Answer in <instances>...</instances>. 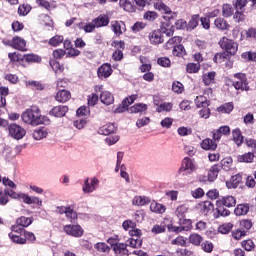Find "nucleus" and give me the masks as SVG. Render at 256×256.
<instances>
[{
	"instance_id": "38",
	"label": "nucleus",
	"mask_w": 256,
	"mask_h": 256,
	"mask_svg": "<svg viewBox=\"0 0 256 256\" xmlns=\"http://www.w3.org/2000/svg\"><path fill=\"white\" fill-rule=\"evenodd\" d=\"M148 107L147 104L144 103H137L131 106L128 111L129 113H145Z\"/></svg>"
},
{
	"instance_id": "62",
	"label": "nucleus",
	"mask_w": 256,
	"mask_h": 256,
	"mask_svg": "<svg viewBox=\"0 0 256 256\" xmlns=\"http://www.w3.org/2000/svg\"><path fill=\"white\" fill-rule=\"evenodd\" d=\"M33 137L36 141H41V139H45V137H47V131L44 129L34 130Z\"/></svg>"
},
{
	"instance_id": "41",
	"label": "nucleus",
	"mask_w": 256,
	"mask_h": 256,
	"mask_svg": "<svg viewBox=\"0 0 256 256\" xmlns=\"http://www.w3.org/2000/svg\"><path fill=\"white\" fill-rule=\"evenodd\" d=\"M33 223V218L21 216L17 218L16 225H19V227H22L23 229L29 227Z\"/></svg>"
},
{
	"instance_id": "6",
	"label": "nucleus",
	"mask_w": 256,
	"mask_h": 256,
	"mask_svg": "<svg viewBox=\"0 0 256 256\" xmlns=\"http://www.w3.org/2000/svg\"><path fill=\"white\" fill-rule=\"evenodd\" d=\"M3 45H6L7 47H12L13 49H17L18 51H27V41L25 39L15 36L12 38V40H9L7 38L2 39Z\"/></svg>"
},
{
	"instance_id": "35",
	"label": "nucleus",
	"mask_w": 256,
	"mask_h": 256,
	"mask_svg": "<svg viewBox=\"0 0 256 256\" xmlns=\"http://www.w3.org/2000/svg\"><path fill=\"white\" fill-rule=\"evenodd\" d=\"M199 206L202 215H209V213L215 209V205H213L211 201L201 202Z\"/></svg>"
},
{
	"instance_id": "11",
	"label": "nucleus",
	"mask_w": 256,
	"mask_h": 256,
	"mask_svg": "<svg viewBox=\"0 0 256 256\" xmlns=\"http://www.w3.org/2000/svg\"><path fill=\"white\" fill-rule=\"evenodd\" d=\"M148 39L150 45H161L165 43V35L162 33L161 29L151 31L148 35Z\"/></svg>"
},
{
	"instance_id": "23",
	"label": "nucleus",
	"mask_w": 256,
	"mask_h": 256,
	"mask_svg": "<svg viewBox=\"0 0 256 256\" xmlns=\"http://www.w3.org/2000/svg\"><path fill=\"white\" fill-rule=\"evenodd\" d=\"M114 251V255L116 256H129L131 253H129V250L127 249L126 243L119 242L114 248L112 249Z\"/></svg>"
},
{
	"instance_id": "33",
	"label": "nucleus",
	"mask_w": 256,
	"mask_h": 256,
	"mask_svg": "<svg viewBox=\"0 0 256 256\" xmlns=\"http://www.w3.org/2000/svg\"><path fill=\"white\" fill-rule=\"evenodd\" d=\"M160 31H162L164 35H167V37H173V34L175 33V28L173 25H171L170 22H164L160 26Z\"/></svg>"
},
{
	"instance_id": "52",
	"label": "nucleus",
	"mask_w": 256,
	"mask_h": 256,
	"mask_svg": "<svg viewBox=\"0 0 256 256\" xmlns=\"http://www.w3.org/2000/svg\"><path fill=\"white\" fill-rule=\"evenodd\" d=\"M18 199V201H25L26 194L25 193H17L13 189L8 188V198Z\"/></svg>"
},
{
	"instance_id": "49",
	"label": "nucleus",
	"mask_w": 256,
	"mask_h": 256,
	"mask_svg": "<svg viewBox=\"0 0 256 256\" xmlns=\"http://www.w3.org/2000/svg\"><path fill=\"white\" fill-rule=\"evenodd\" d=\"M179 223L184 231H191L193 229V221L191 219L180 218Z\"/></svg>"
},
{
	"instance_id": "57",
	"label": "nucleus",
	"mask_w": 256,
	"mask_h": 256,
	"mask_svg": "<svg viewBox=\"0 0 256 256\" xmlns=\"http://www.w3.org/2000/svg\"><path fill=\"white\" fill-rule=\"evenodd\" d=\"M233 19L235 23L245 22L246 16L243 10H236V12L233 14Z\"/></svg>"
},
{
	"instance_id": "27",
	"label": "nucleus",
	"mask_w": 256,
	"mask_h": 256,
	"mask_svg": "<svg viewBox=\"0 0 256 256\" xmlns=\"http://www.w3.org/2000/svg\"><path fill=\"white\" fill-rule=\"evenodd\" d=\"M22 59H24V63H28V65H31L33 63H41L43 61V58H41V56L33 53L24 54L22 56Z\"/></svg>"
},
{
	"instance_id": "13",
	"label": "nucleus",
	"mask_w": 256,
	"mask_h": 256,
	"mask_svg": "<svg viewBox=\"0 0 256 256\" xmlns=\"http://www.w3.org/2000/svg\"><path fill=\"white\" fill-rule=\"evenodd\" d=\"M110 27L116 37H121L123 33H127V25L124 21L114 20L111 22Z\"/></svg>"
},
{
	"instance_id": "15",
	"label": "nucleus",
	"mask_w": 256,
	"mask_h": 256,
	"mask_svg": "<svg viewBox=\"0 0 256 256\" xmlns=\"http://www.w3.org/2000/svg\"><path fill=\"white\" fill-rule=\"evenodd\" d=\"M241 183H243V175L238 173L236 175L231 176V178L228 181H226V187L227 189H237V187H239Z\"/></svg>"
},
{
	"instance_id": "25",
	"label": "nucleus",
	"mask_w": 256,
	"mask_h": 256,
	"mask_svg": "<svg viewBox=\"0 0 256 256\" xmlns=\"http://www.w3.org/2000/svg\"><path fill=\"white\" fill-rule=\"evenodd\" d=\"M150 211L156 213L157 215H163L167 211V206L158 203L157 201H152L150 203Z\"/></svg>"
},
{
	"instance_id": "47",
	"label": "nucleus",
	"mask_w": 256,
	"mask_h": 256,
	"mask_svg": "<svg viewBox=\"0 0 256 256\" xmlns=\"http://www.w3.org/2000/svg\"><path fill=\"white\" fill-rule=\"evenodd\" d=\"M172 55L174 57H185L187 55V51L185 50V46L182 44L175 46L172 50Z\"/></svg>"
},
{
	"instance_id": "42",
	"label": "nucleus",
	"mask_w": 256,
	"mask_h": 256,
	"mask_svg": "<svg viewBox=\"0 0 256 256\" xmlns=\"http://www.w3.org/2000/svg\"><path fill=\"white\" fill-rule=\"evenodd\" d=\"M175 213L179 219H185L187 213H189V206H187V204H182L176 208Z\"/></svg>"
},
{
	"instance_id": "46",
	"label": "nucleus",
	"mask_w": 256,
	"mask_h": 256,
	"mask_svg": "<svg viewBox=\"0 0 256 256\" xmlns=\"http://www.w3.org/2000/svg\"><path fill=\"white\" fill-rule=\"evenodd\" d=\"M189 243H191L192 245H195V247H199V245L203 243V236L197 233L190 234Z\"/></svg>"
},
{
	"instance_id": "54",
	"label": "nucleus",
	"mask_w": 256,
	"mask_h": 256,
	"mask_svg": "<svg viewBox=\"0 0 256 256\" xmlns=\"http://www.w3.org/2000/svg\"><path fill=\"white\" fill-rule=\"evenodd\" d=\"M233 229V223H225L218 227V233H221L222 235H227V233H231V230Z\"/></svg>"
},
{
	"instance_id": "55",
	"label": "nucleus",
	"mask_w": 256,
	"mask_h": 256,
	"mask_svg": "<svg viewBox=\"0 0 256 256\" xmlns=\"http://www.w3.org/2000/svg\"><path fill=\"white\" fill-rule=\"evenodd\" d=\"M199 14H194L191 16V19L188 22V27L189 29H197V27L199 26Z\"/></svg>"
},
{
	"instance_id": "48",
	"label": "nucleus",
	"mask_w": 256,
	"mask_h": 256,
	"mask_svg": "<svg viewBox=\"0 0 256 256\" xmlns=\"http://www.w3.org/2000/svg\"><path fill=\"white\" fill-rule=\"evenodd\" d=\"M194 103L197 109H200V107H209V102L207 101V97L203 95L197 96L194 100Z\"/></svg>"
},
{
	"instance_id": "61",
	"label": "nucleus",
	"mask_w": 256,
	"mask_h": 256,
	"mask_svg": "<svg viewBox=\"0 0 256 256\" xmlns=\"http://www.w3.org/2000/svg\"><path fill=\"white\" fill-rule=\"evenodd\" d=\"M129 246L132 247V249H137L143 245V240L140 238H130L128 239Z\"/></svg>"
},
{
	"instance_id": "32",
	"label": "nucleus",
	"mask_w": 256,
	"mask_h": 256,
	"mask_svg": "<svg viewBox=\"0 0 256 256\" xmlns=\"http://www.w3.org/2000/svg\"><path fill=\"white\" fill-rule=\"evenodd\" d=\"M215 77H217V73L215 71H211L202 75V81L206 87H209V85H213V83H215Z\"/></svg>"
},
{
	"instance_id": "9",
	"label": "nucleus",
	"mask_w": 256,
	"mask_h": 256,
	"mask_svg": "<svg viewBox=\"0 0 256 256\" xmlns=\"http://www.w3.org/2000/svg\"><path fill=\"white\" fill-rule=\"evenodd\" d=\"M8 132L12 139H22L24 135H26L27 131L23 129V127L19 126V124L12 123L8 126Z\"/></svg>"
},
{
	"instance_id": "22",
	"label": "nucleus",
	"mask_w": 256,
	"mask_h": 256,
	"mask_svg": "<svg viewBox=\"0 0 256 256\" xmlns=\"http://www.w3.org/2000/svg\"><path fill=\"white\" fill-rule=\"evenodd\" d=\"M134 3H135V0H120L119 6L121 7V9H123L127 13H135L136 8Z\"/></svg>"
},
{
	"instance_id": "56",
	"label": "nucleus",
	"mask_w": 256,
	"mask_h": 256,
	"mask_svg": "<svg viewBox=\"0 0 256 256\" xmlns=\"http://www.w3.org/2000/svg\"><path fill=\"white\" fill-rule=\"evenodd\" d=\"M201 69V64L199 63H188L186 66L187 73L193 74V73H199Z\"/></svg>"
},
{
	"instance_id": "2",
	"label": "nucleus",
	"mask_w": 256,
	"mask_h": 256,
	"mask_svg": "<svg viewBox=\"0 0 256 256\" xmlns=\"http://www.w3.org/2000/svg\"><path fill=\"white\" fill-rule=\"evenodd\" d=\"M235 205H237V198L235 196H222L216 201V211L218 213V217H229V215H231V211L229 209H233Z\"/></svg>"
},
{
	"instance_id": "29",
	"label": "nucleus",
	"mask_w": 256,
	"mask_h": 256,
	"mask_svg": "<svg viewBox=\"0 0 256 256\" xmlns=\"http://www.w3.org/2000/svg\"><path fill=\"white\" fill-rule=\"evenodd\" d=\"M117 131V126L113 123H108L99 128L98 133L100 135H111Z\"/></svg>"
},
{
	"instance_id": "39",
	"label": "nucleus",
	"mask_w": 256,
	"mask_h": 256,
	"mask_svg": "<svg viewBox=\"0 0 256 256\" xmlns=\"http://www.w3.org/2000/svg\"><path fill=\"white\" fill-rule=\"evenodd\" d=\"M234 13H235V9L231 4L222 5V16L225 19H229V17H233Z\"/></svg>"
},
{
	"instance_id": "58",
	"label": "nucleus",
	"mask_w": 256,
	"mask_h": 256,
	"mask_svg": "<svg viewBox=\"0 0 256 256\" xmlns=\"http://www.w3.org/2000/svg\"><path fill=\"white\" fill-rule=\"evenodd\" d=\"M64 38L61 35H55L54 37H52L49 40V45H51L52 47H59V45H61V43H63Z\"/></svg>"
},
{
	"instance_id": "26",
	"label": "nucleus",
	"mask_w": 256,
	"mask_h": 256,
	"mask_svg": "<svg viewBox=\"0 0 256 256\" xmlns=\"http://www.w3.org/2000/svg\"><path fill=\"white\" fill-rule=\"evenodd\" d=\"M183 41V37L180 36H174L170 38L165 44H164V49L169 50V49H175V47L181 45V42Z\"/></svg>"
},
{
	"instance_id": "60",
	"label": "nucleus",
	"mask_w": 256,
	"mask_h": 256,
	"mask_svg": "<svg viewBox=\"0 0 256 256\" xmlns=\"http://www.w3.org/2000/svg\"><path fill=\"white\" fill-rule=\"evenodd\" d=\"M23 235V239H25V244L28 243H35V241H37V237L35 236V234L33 232L30 231H24Z\"/></svg>"
},
{
	"instance_id": "37",
	"label": "nucleus",
	"mask_w": 256,
	"mask_h": 256,
	"mask_svg": "<svg viewBox=\"0 0 256 256\" xmlns=\"http://www.w3.org/2000/svg\"><path fill=\"white\" fill-rule=\"evenodd\" d=\"M24 203H26V205H37L38 207L43 206V200H41L39 197H31L29 194L24 196Z\"/></svg>"
},
{
	"instance_id": "64",
	"label": "nucleus",
	"mask_w": 256,
	"mask_h": 256,
	"mask_svg": "<svg viewBox=\"0 0 256 256\" xmlns=\"http://www.w3.org/2000/svg\"><path fill=\"white\" fill-rule=\"evenodd\" d=\"M31 12V6L28 4H22L18 7V14L22 15V17H25V15H29Z\"/></svg>"
},
{
	"instance_id": "5",
	"label": "nucleus",
	"mask_w": 256,
	"mask_h": 256,
	"mask_svg": "<svg viewBox=\"0 0 256 256\" xmlns=\"http://www.w3.org/2000/svg\"><path fill=\"white\" fill-rule=\"evenodd\" d=\"M218 45L230 57L237 55V51H239V44L234 40L227 38L226 36L219 40Z\"/></svg>"
},
{
	"instance_id": "12",
	"label": "nucleus",
	"mask_w": 256,
	"mask_h": 256,
	"mask_svg": "<svg viewBox=\"0 0 256 256\" xmlns=\"http://www.w3.org/2000/svg\"><path fill=\"white\" fill-rule=\"evenodd\" d=\"M75 205L71 206H58L57 211L60 215H66L67 219H71L72 221H75L78 219L77 212H75Z\"/></svg>"
},
{
	"instance_id": "24",
	"label": "nucleus",
	"mask_w": 256,
	"mask_h": 256,
	"mask_svg": "<svg viewBox=\"0 0 256 256\" xmlns=\"http://www.w3.org/2000/svg\"><path fill=\"white\" fill-rule=\"evenodd\" d=\"M100 101L103 105H113V103H115V97L111 92L105 90L100 94Z\"/></svg>"
},
{
	"instance_id": "1",
	"label": "nucleus",
	"mask_w": 256,
	"mask_h": 256,
	"mask_svg": "<svg viewBox=\"0 0 256 256\" xmlns=\"http://www.w3.org/2000/svg\"><path fill=\"white\" fill-rule=\"evenodd\" d=\"M22 121L28 125H49L51 120L46 116H41V110L37 106H32L22 113Z\"/></svg>"
},
{
	"instance_id": "43",
	"label": "nucleus",
	"mask_w": 256,
	"mask_h": 256,
	"mask_svg": "<svg viewBox=\"0 0 256 256\" xmlns=\"http://www.w3.org/2000/svg\"><path fill=\"white\" fill-rule=\"evenodd\" d=\"M94 249H96V251H98L99 253H106V255H109V253L111 252V248L105 242L96 243L94 245Z\"/></svg>"
},
{
	"instance_id": "4",
	"label": "nucleus",
	"mask_w": 256,
	"mask_h": 256,
	"mask_svg": "<svg viewBox=\"0 0 256 256\" xmlns=\"http://www.w3.org/2000/svg\"><path fill=\"white\" fill-rule=\"evenodd\" d=\"M198 168L199 166L197 165L195 159L184 157L178 170V175H182L184 177L187 175H192L195 173V171H197Z\"/></svg>"
},
{
	"instance_id": "40",
	"label": "nucleus",
	"mask_w": 256,
	"mask_h": 256,
	"mask_svg": "<svg viewBox=\"0 0 256 256\" xmlns=\"http://www.w3.org/2000/svg\"><path fill=\"white\" fill-rule=\"evenodd\" d=\"M235 109L233 102H227L217 108L218 113H225L229 115Z\"/></svg>"
},
{
	"instance_id": "16",
	"label": "nucleus",
	"mask_w": 256,
	"mask_h": 256,
	"mask_svg": "<svg viewBox=\"0 0 256 256\" xmlns=\"http://www.w3.org/2000/svg\"><path fill=\"white\" fill-rule=\"evenodd\" d=\"M67 111H69V107L63 106V105H58V106H54L49 111V115L51 117L61 118V117H65V115H67Z\"/></svg>"
},
{
	"instance_id": "34",
	"label": "nucleus",
	"mask_w": 256,
	"mask_h": 256,
	"mask_svg": "<svg viewBox=\"0 0 256 256\" xmlns=\"http://www.w3.org/2000/svg\"><path fill=\"white\" fill-rule=\"evenodd\" d=\"M149 203H151V199L147 196H135L132 200V205H136L137 207H143L149 205Z\"/></svg>"
},
{
	"instance_id": "31",
	"label": "nucleus",
	"mask_w": 256,
	"mask_h": 256,
	"mask_svg": "<svg viewBox=\"0 0 256 256\" xmlns=\"http://www.w3.org/2000/svg\"><path fill=\"white\" fill-rule=\"evenodd\" d=\"M256 155L253 152H246L237 156L238 163H253Z\"/></svg>"
},
{
	"instance_id": "18",
	"label": "nucleus",
	"mask_w": 256,
	"mask_h": 256,
	"mask_svg": "<svg viewBox=\"0 0 256 256\" xmlns=\"http://www.w3.org/2000/svg\"><path fill=\"white\" fill-rule=\"evenodd\" d=\"M214 26L219 31H229L231 29V24H229V22L221 16L214 20Z\"/></svg>"
},
{
	"instance_id": "17",
	"label": "nucleus",
	"mask_w": 256,
	"mask_h": 256,
	"mask_svg": "<svg viewBox=\"0 0 256 256\" xmlns=\"http://www.w3.org/2000/svg\"><path fill=\"white\" fill-rule=\"evenodd\" d=\"M99 185V179L96 177L91 179V182H89V178H86L83 185V191L85 193H93L95 189H97V186Z\"/></svg>"
},
{
	"instance_id": "36",
	"label": "nucleus",
	"mask_w": 256,
	"mask_h": 256,
	"mask_svg": "<svg viewBox=\"0 0 256 256\" xmlns=\"http://www.w3.org/2000/svg\"><path fill=\"white\" fill-rule=\"evenodd\" d=\"M24 203H26V205H37L38 207L43 206V200H41L39 197H31L29 194L24 196Z\"/></svg>"
},
{
	"instance_id": "8",
	"label": "nucleus",
	"mask_w": 256,
	"mask_h": 256,
	"mask_svg": "<svg viewBox=\"0 0 256 256\" xmlns=\"http://www.w3.org/2000/svg\"><path fill=\"white\" fill-rule=\"evenodd\" d=\"M154 7L157 9V11L164 14V19L166 21H171V19H175V17H177V13L171 11V8H169V6L163 2L155 3Z\"/></svg>"
},
{
	"instance_id": "7",
	"label": "nucleus",
	"mask_w": 256,
	"mask_h": 256,
	"mask_svg": "<svg viewBox=\"0 0 256 256\" xmlns=\"http://www.w3.org/2000/svg\"><path fill=\"white\" fill-rule=\"evenodd\" d=\"M63 231L64 233H66V235H69L70 237H83L85 230H83V227H81V225H73V224H67L63 227Z\"/></svg>"
},
{
	"instance_id": "21",
	"label": "nucleus",
	"mask_w": 256,
	"mask_h": 256,
	"mask_svg": "<svg viewBox=\"0 0 256 256\" xmlns=\"http://www.w3.org/2000/svg\"><path fill=\"white\" fill-rule=\"evenodd\" d=\"M71 99V92L69 90H59L55 95V101L58 103H67Z\"/></svg>"
},
{
	"instance_id": "59",
	"label": "nucleus",
	"mask_w": 256,
	"mask_h": 256,
	"mask_svg": "<svg viewBox=\"0 0 256 256\" xmlns=\"http://www.w3.org/2000/svg\"><path fill=\"white\" fill-rule=\"evenodd\" d=\"M8 237H10L13 243H17L18 245H25V239L23 238V236H17V234L10 232L8 234Z\"/></svg>"
},
{
	"instance_id": "28",
	"label": "nucleus",
	"mask_w": 256,
	"mask_h": 256,
	"mask_svg": "<svg viewBox=\"0 0 256 256\" xmlns=\"http://www.w3.org/2000/svg\"><path fill=\"white\" fill-rule=\"evenodd\" d=\"M201 147L204 151H215L217 149V141L213 140V138H206L202 141Z\"/></svg>"
},
{
	"instance_id": "30",
	"label": "nucleus",
	"mask_w": 256,
	"mask_h": 256,
	"mask_svg": "<svg viewBox=\"0 0 256 256\" xmlns=\"http://www.w3.org/2000/svg\"><path fill=\"white\" fill-rule=\"evenodd\" d=\"M232 139L234 143L237 145V147H241L243 145L244 137L243 132H241V129L236 128L232 130Z\"/></svg>"
},
{
	"instance_id": "10",
	"label": "nucleus",
	"mask_w": 256,
	"mask_h": 256,
	"mask_svg": "<svg viewBox=\"0 0 256 256\" xmlns=\"http://www.w3.org/2000/svg\"><path fill=\"white\" fill-rule=\"evenodd\" d=\"M223 135L224 137H229L231 135V127L224 125L212 131V139L213 141H217V143L221 141Z\"/></svg>"
},
{
	"instance_id": "20",
	"label": "nucleus",
	"mask_w": 256,
	"mask_h": 256,
	"mask_svg": "<svg viewBox=\"0 0 256 256\" xmlns=\"http://www.w3.org/2000/svg\"><path fill=\"white\" fill-rule=\"evenodd\" d=\"M249 209H251L249 203L238 204L234 209V215H236V217H243L249 213Z\"/></svg>"
},
{
	"instance_id": "50",
	"label": "nucleus",
	"mask_w": 256,
	"mask_h": 256,
	"mask_svg": "<svg viewBox=\"0 0 256 256\" xmlns=\"http://www.w3.org/2000/svg\"><path fill=\"white\" fill-rule=\"evenodd\" d=\"M157 113H163V111H166L169 113L170 111H173V103L171 102H164L156 108Z\"/></svg>"
},
{
	"instance_id": "19",
	"label": "nucleus",
	"mask_w": 256,
	"mask_h": 256,
	"mask_svg": "<svg viewBox=\"0 0 256 256\" xmlns=\"http://www.w3.org/2000/svg\"><path fill=\"white\" fill-rule=\"evenodd\" d=\"M92 21L94 22V25H96V28L100 29L101 27H107L111 19L106 14H100L98 17H96Z\"/></svg>"
},
{
	"instance_id": "44",
	"label": "nucleus",
	"mask_w": 256,
	"mask_h": 256,
	"mask_svg": "<svg viewBox=\"0 0 256 256\" xmlns=\"http://www.w3.org/2000/svg\"><path fill=\"white\" fill-rule=\"evenodd\" d=\"M231 59V56L227 54V52H221V53H216L214 55L213 61L214 63H223L225 61H229Z\"/></svg>"
},
{
	"instance_id": "14",
	"label": "nucleus",
	"mask_w": 256,
	"mask_h": 256,
	"mask_svg": "<svg viewBox=\"0 0 256 256\" xmlns=\"http://www.w3.org/2000/svg\"><path fill=\"white\" fill-rule=\"evenodd\" d=\"M113 75V68L110 63L102 64L97 70V76L100 79H109Z\"/></svg>"
},
{
	"instance_id": "45",
	"label": "nucleus",
	"mask_w": 256,
	"mask_h": 256,
	"mask_svg": "<svg viewBox=\"0 0 256 256\" xmlns=\"http://www.w3.org/2000/svg\"><path fill=\"white\" fill-rule=\"evenodd\" d=\"M220 168H222L224 171H231V167L233 165V158L232 157H226L223 158L220 161Z\"/></svg>"
},
{
	"instance_id": "51",
	"label": "nucleus",
	"mask_w": 256,
	"mask_h": 256,
	"mask_svg": "<svg viewBox=\"0 0 256 256\" xmlns=\"http://www.w3.org/2000/svg\"><path fill=\"white\" fill-rule=\"evenodd\" d=\"M8 57L11 61V63H20L21 66H23L24 59L23 56L17 52L9 53Z\"/></svg>"
},
{
	"instance_id": "63",
	"label": "nucleus",
	"mask_w": 256,
	"mask_h": 256,
	"mask_svg": "<svg viewBox=\"0 0 256 256\" xmlns=\"http://www.w3.org/2000/svg\"><path fill=\"white\" fill-rule=\"evenodd\" d=\"M241 245L245 251H253V249H255V242L251 239L242 241Z\"/></svg>"
},
{
	"instance_id": "3",
	"label": "nucleus",
	"mask_w": 256,
	"mask_h": 256,
	"mask_svg": "<svg viewBox=\"0 0 256 256\" xmlns=\"http://www.w3.org/2000/svg\"><path fill=\"white\" fill-rule=\"evenodd\" d=\"M226 85L228 87H234L236 91H249V80L247 79V74L243 72H238L233 75V80L232 79H227L226 80Z\"/></svg>"
},
{
	"instance_id": "53",
	"label": "nucleus",
	"mask_w": 256,
	"mask_h": 256,
	"mask_svg": "<svg viewBox=\"0 0 256 256\" xmlns=\"http://www.w3.org/2000/svg\"><path fill=\"white\" fill-rule=\"evenodd\" d=\"M9 188L0 190V205L5 206L9 203Z\"/></svg>"
}]
</instances>
